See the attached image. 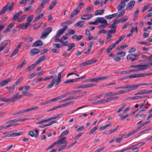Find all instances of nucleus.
<instances>
[{"mask_svg": "<svg viewBox=\"0 0 152 152\" xmlns=\"http://www.w3.org/2000/svg\"><path fill=\"white\" fill-rule=\"evenodd\" d=\"M63 72V71H62L58 73V75L57 79H53L52 80L50 83L47 86L46 88H52V87H53V86L55 84L56 82V83L55 85V86H56L60 83L61 82V75Z\"/></svg>", "mask_w": 152, "mask_h": 152, "instance_id": "nucleus-1", "label": "nucleus"}, {"mask_svg": "<svg viewBox=\"0 0 152 152\" xmlns=\"http://www.w3.org/2000/svg\"><path fill=\"white\" fill-rule=\"evenodd\" d=\"M97 60L95 58H93L90 60L86 61L80 65V66L83 67L84 66L92 64L95 62L97 61Z\"/></svg>", "mask_w": 152, "mask_h": 152, "instance_id": "nucleus-2", "label": "nucleus"}, {"mask_svg": "<svg viewBox=\"0 0 152 152\" xmlns=\"http://www.w3.org/2000/svg\"><path fill=\"white\" fill-rule=\"evenodd\" d=\"M139 56L137 54H130L127 56L126 58L128 60L131 59V61L133 62L138 58Z\"/></svg>", "mask_w": 152, "mask_h": 152, "instance_id": "nucleus-3", "label": "nucleus"}, {"mask_svg": "<svg viewBox=\"0 0 152 152\" xmlns=\"http://www.w3.org/2000/svg\"><path fill=\"white\" fill-rule=\"evenodd\" d=\"M19 94V93L14 94L11 98L7 99L8 102L11 103V102H14L19 99V98L18 96Z\"/></svg>", "mask_w": 152, "mask_h": 152, "instance_id": "nucleus-4", "label": "nucleus"}, {"mask_svg": "<svg viewBox=\"0 0 152 152\" xmlns=\"http://www.w3.org/2000/svg\"><path fill=\"white\" fill-rule=\"evenodd\" d=\"M59 116H60V115H57V116H53L52 117L50 118H48L47 119H44V120H41V121H39L37 122L36 123V124H41L43 123L48 122L52 119H55L58 117L59 118Z\"/></svg>", "mask_w": 152, "mask_h": 152, "instance_id": "nucleus-5", "label": "nucleus"}, {"mask_svg": "<svg viewBox=\"0 0 152 152\" xmlns=\"http://www.w3.org/2000/svg\"><path fill=\"white\" fill-rule=\"evenodd\" d=\"M133 90H134L133 88L128 89L125 90H122L117 92L114 93V95H117L120 94H122L126 93L129 92Z\"/></svg>", "mask_w": 152, "mask_h": 152, "instance_id": "nucleus-6", "label": "nucleus"}, {"mask_svg": "<svg viewBox=\"0 0 152 152\" xmlns=\"http://www.w3.org/2000/svg\"><path fill=\"white\" fill-rule=\"evenodd\" d=\"M52 28L50 27L44 29L42 32L41 38L46 36L52 31Z\"/></svg>", "mask_w": 152, "mask_h": 152, "instance_id": "nucleus-7", "label": "nucleus"}, {"mask_svg": "<svg viewBox=\"0 0 152 152\" xmlns=\"http://www.w3.org/2000/svg\"><path fill=\"white\" fill-rule=\"evenodd\" d=\"M108 78V77H98L89 79L87 80L88 82L95 81L97 82L100 80L106 79Z\"/></svg>", "mask_w": 152, "mask_h": 152, "instance_id": "nucleus-8", "label": "nucleus"}, {"mask_svg": "<svg viewBox=\"0 0 152 152\" xmlns=\"http://www.w3.org/2000/svg\"><path fill=\"white\" fill-rule=\"evenodd\" d=\"M135 1L134 0H131L127 4L126 10H131L134 7L135 4Z\"/></svg>", "mask_w": 152, "mask_h": 152, "instance_id": "nucleus-9", "label": "nucleus"}, {"mask_svg": "<svg viewBox=\"0 0 152 152\" xmlns=\"http://www.w3.org/2000/svg\"><path fill=\"white\" fill-rule=\"evenodd\" d=\"M39 131L37 129H35L34 131H30L28 132V134L32 137L34 136L35 138L37 137L38 136Z\"/></svg>", "mask_w": 152, "mask_h": 152, "instance_id": "nucleus-10", "label": "nucleus"}, {"mask_svg": "<svg viewBox=\"0 0 152 152\" xmlns=\"http://www.w3.org/2000/svg\"><path fill=\"white\" fill-rule=\"evenodd\" d=\"M96 21H97V25L99 23L107 24V21L105 20L104 18L98 17L96 19Z\"/></svg>", "mask_w": 152, "mask_h": 152, "instance_id": "nucleus-11", "label": "nucleus"}, {"mask_svg": "<svg viewBox=\"0 0 152 152\" xmlns=\"http://www.w3.org/2000/svg\"><path fill=\"white\" fill-rule=\"evenodd\" d=\"M72 95V93L69 92H67L64 93L62 95L59 96L57 97H56V101H57L59 100L62 99L63 98L66 97V96Z\"/></svg>", "mask_w": 152, "mask_h": 152, "instance_id": "nucleus-12", "label": "nucleus"}, {"mask_svg": "<svg viewBox=\"0 0 152 152\" xmlns=\"http://www.w3.org/2000/svg\"><path fill=\"white\" fill-rule=\"evenodd\" d=\"M72 95V93L69 92H67L64 93L62 95L59 96L57 97H56V101H57L59 100L62 99L63 98L66 97V96Z\"/></svg>", "mask_w": 152, "mask_h": 152, "instance_id": "nucleus-13", "label": "nucleus"}, {"mask_svg": "<svg viewBox=\"0 0 152 152\" xmlns=\"http://www.w3.org/2000/svg\"><path fill=\"white\" fill-rule=\"evenodd\" d=\"M10 40H7L4 41L1 43V46L0 47V49L2 51L4 49L8 44L10 42Z\"/></svg>", "mask_w": 152, "mask_h": 152, "instance_id": "nucleus-14", "label": "nucleus"}, {"mask_svg": "<svg viewBox=\"0 0 152 152\" xmlns=\"http://www.w3.org/2000/svg\"><path fill=\"white\" fill-rule=\"evenodd\" d=\"M47 56H46L43 55L40 56L38 58V60L36 62V64H38L42 62V61L45 60L47 59Z\"/></svg>", "mask_w": 152, "mask_h": 152, "instance_id": "nucleus-15", "label": "nucleus"}, {"mask_svg": "<svg viewBox=\"0 0 152 152\" xmlns=\"http://www.w3.org/2000/svg\"><path fill=\"white\" fill-rule=\"evenodd\" d=\"M152 93V90H143L137 92L135 94L136 95L147 94Z\"/></svg>", "mask_w": 152, "mask_h": 152, "instance_id": "nucleus-16", "label": "nucleus"}, {"mask_svg": "<svg viewBox=\"0 0 152 152\" xmlns=\"http://www.w3.org/2000/svg\"><path fill=\"white\" fill-rule=\"evenodd\" d=\"M93 15L91 14H86L82 16L81 19L84 20H88L92 18Z\"/></svg>", "mask_w": 152, "mask_h": 152, "instance_id": "nucleus-17", "label": "nucleus"}, {"mask_svg": "<svg viewBox=\"0 0 152 152\" xmlns=\"http://www.w3.org/2000/svg\"><path fill=\"white\" fill-rule=\"evenodd\" d=\"M14 22H12L6 28L4 31L3 33H4L10 31L11 30L12 28L14 26Z\"/></svg>", "mask_w": 152, "mask_h": 152, "instance_id": "nucleus-18", "label": "nucleus"}, {"mask_svg": "<svg viewBox=\"0 0 152 152\" xmlns=\"http://www.w3.org/2000/svg\"><path fill=\"white\" fill-rule=\"evenodd\" d=\"M67 28V26H65L62 29L58 30L57 34L56 35L57 36V37H59L64 32Z\"/></svg>", "mask_w": 152, "mask_h": 152, "instance_id": "nucleus-19", "label": "nucleus"}, {"mask_svg": "<svg viewBox=\"0 0 152 152\" xmlns=\"http://www.w3.org/2000/svg\"><path fill=\"white\" fill-rule=\"evenodd\" d=\"M22 132H15L12 133L10 134H8L7 135H6V137H16L17 136L20 135H21L23 134Z\"/></svg>", "mask_w": 152, "mask_h": 152, "instance_id": "nucleus-20", "label": "nucleus"}, {"mask_svg": "<svg viewBox=\"0 0 152 152\" xmlns=\"http://www.w3.org/2000/svg\"><path fill=\"white\" fill-rule=\"evenodd\" d=\"M12 80L11 78H9L6 80H4L0 82V86H4L6 85L9 82H10Z\"/></svg>", "mask_w": 152, "mask_h": 152, "instance_id": "nucleus-21", "label": "nucleus"}, {"mask_svg": "<svg viewBox=\"0 0 152 152\" xmlns=\"http://www.w3.org/2000/svg\"><path fill=\"white\" fill-rule=\"evenodd\" d=\"M133 85V87L134 90H136L137 88H138L139 87L142 86H146V85H148L150 86L151 85L150 83H142V84H137L136 85Z\"/></svg>", "mask_w": 152, "mask_h": 152, "instance_id": "nucleus-22", "label": "nucleus"}, {"mask_svg": "<svg viewBox=\"0 0 152 152\" xmlns=\"http://www.w3.org/2000/svg\"><path fill=\"white\" fill-rule=\"evenodd\" d=\"M133 88V85H128L126 86H121L116 87L115 88V89H124L126 88V89H131Z\"/></svg>", "mask_w": 152, "mask_h": 152, "instance_id": "nucleus-23", "label": "nucleus"}, {"mask_svg": "<svg viewBox=\"0 0 152 152\" xmlns=\"http://www.w3.org/2000/svg\"><path fill=\"white\" fill-rule=\"evenodd\" d=\"M79 12V11L77 10H74L71 13L69 18L70 19H72L73 17L75 16Z\"/></svg>", "mask_w": 152, "mask_h": 152, "instance_id": "nucleus-24", "label": "nucleus"}, {"mask_svg": "<svg viewBox=\"0 0 152 152\" xmlns=\"http://www.w3.org/2000/svg\"><path fill=\"white\" fill-rule=\"evenodd\" d=\"M66 137H64L61 139L59 140L58 141L56 142L57 143V144L59 143H61L62 144H65L66 143V145L67 144V142H66Z\"/></svg>", "mask_w": 152, "mask_h": 152, "instance_id": "nucleus-25", "label": "nucleus"}, {"mask_svg": "<svg viewBox=\"0 0 152 152\" xmlns=\"http://www.w3.org/2000/svg\"><path fill=\"white\" fill-rule=\"evenodd\" d=\"M43 44L42 42L40 40H37L34 42L32 45L33 47H35L42 45Z\"/></svg>", "mask_w": 152, "mask_h": 152, "instance_id": "nucleus-26", "label": "nucleus"}, {"mask_svg": "<svg viewBox=\"0 0 152 152\" xmlns=\"http://www.w3.org/2000/svg\"><path fill=\"white\" fill-rule=\"evenodd\" d=\"M23 13V12L22 11H19L18 12L16 13L13 17L12 20H16L18 17H19Z\"/></svg>", "mask_w": 152, "mask_h": 152, "instance_id": "nucleus-27", "label": "nucleus"}, {"mask_svg": "<svg viewBox=\"0 0 152 152\" xmlns=\"http://www.w3.org/2000/svg\"><path fill=\"white\" fill-rule=\"evenodd\" d=\"M23 13V12L22 11H19L18 12L16 13L13 17L12 20H16L18 17H19Z\"/></svg>", "mask_w": 152, "mask_h": 152, "instance_id": "nucleus-28", "label": "nucleus"}, {"mask_svg": "<svg viewBox=\"0 0 152 152\" xmlns=\"http://www.w3.org/2000/svg\"><path fill=\"white\" fill-rule=\"evenodd\" d=\"M23 13V12L22 11H19L18 12L16 13L13 17L12 20H16L18 17H19Z\"/></svg>", "mask_w": 152, "mask_h": 152, "instance_id": "nucleus-29", "label": "nucleus"}, {"mask_svg": "<svg viewBox=\"0 0 152 152\" xmlns=\"http://www.w3.org/2000/svg\"><path fill=\"white\" fill-rule=\"evenodd\" d=\"M40 52V50L37 48H34L31 49L30 51V53L31 54V55L33 56L36 54Z\"/></svg>", "mask_w": 152, "mask_h": 152, "instance_id": "nucleus-30", "label": "nucleus"}, {"mask_svg": "<svg viewBox=\"0 0 152 152\" xmlns=\"http://www.w3.org/2000/svg\"><path fill=\"white\" fill-rule=\"evenodd\" d=\"M28 26L29 25L26 23V24L24 23L20 24L18 26V27L23 29H25L28 28Z\"/></svg>", "mask_w": 152, "mask_h": 152, "instance_id": "nucleus-31", "label": "nucleus"}, {"mask_svg": "<svg viewBox=\"0 0 152 152\" xmlns=\"http://www.w3.org/2000/svg\"><path fill=\"white\" fill-rule=\"evenodd\" d=\"M84 21H80L75 24V26L78 27L79 28H80L82 27L84 23Z\"/></svg>", "mask_w": 152, "mask_h": 152, "instance_id": "nucleus-32", "label": "nucleus"}, {"mask_svg": "<svg viewBox=\"0 0 152 152\" xmlns=\"http://www.w3.org/2000/svg\"><path fill=\"white\" fill-rule=\"evenodd\" d=\"M57 122L56 121H52L51 122L49 123L48 124H46V125H44V124H41L40 125H39L38 127L41 128H45V127L47 126H49L53 124L56 123Z\"/></svg>", "mask_w": 152, "mask_h": 152, "instance_id": "nucleus-33", "label": "nucleus"}, {"mask_svg": "<svg viewBox=\"0 0 152 152\" xmlns=\"http://www.w3.org/2000/svg\"><path fill=\"white\" fill-rule=\"evenodd\" d=\"M23 39L25 41L29 42H31L33 40V38L29 37H23Z\"/></svg>", "mask_w": 152, "mask_h": 152, "instance_id": "nucleus-34", "label": "nucleus"}, {"mask_svg": "<svg viewBox=\"0 0 152 152\" xmlns=\"http://www.w3.org/2000/svg\"><path fill=\"white\" fill-rule=\"evenodd\" d=\"M151 73H141L140 74H136V77H145L147 76H149L151 75Z\"/></svg>", "mask_w": 152, "mask_h": 152, "instance_id": "nucleus-35", "label": "nucleus"}, {"mask_svg": "<svg viewBox=\"0 0 152 152\" xmlns=\"http://www.w3.org/2000/svg\"><path fill=\"white\" fill-rule=\"evenodd\" d=\"M34 18L33 15H31L29 16L27 18V23L29 25V23L32 21Z\"/></svg>", "mask_w": 152, "mask_h": 152, "instance_id": "nucleus-36", "label": "nucleus"}, {"mask_svg": "<svg viewBox=\"0 0 152 152\" xmlns=\"http://www.w3.org/2000/svg\"><path fill=\"white\" fill-rule=\"evenodd\" d=\"M130 67L135 68V69L142 68L141 69H144V66L143 65L138 64L137 65H131Z\"/></svg>", "mask_w": 152, "mask_h": 152, "instance_id": "nucleus-37", "label": "nucleus"}, {"mask_svg": "<svg viewBox=\"0 0 152 152\" xmlns=\"http://www.w3.org/2000/svg\"><path fill=\"white\" fill-rule=\"evenodd\" d=\"M96 84L95 83H91L89 84L83 85V88H90L95 86Z\"/></svg>", "mask_w": 152, "mask_h": 152, "instance_id": "nucleus-38", "label": "nucleus"}, {"mask_svg": "<svg viewBox=\"0 0 152 152\" xmlns=\"http://www.w3.org/2000/svg\"><path fill=\"white\" fill-rule=\"evenodd\" d=\"M144 70L146 69L151 67L152 68V63L149 62L144 64Z\"/></svg>", "mask_w": 152, "mask_h": 152, "instance_id": "nucleus-39", "label": "nucleus"}, {"mask_svg": "<svg viewBox=\"0 0 152 152\" xmlns=\"http://www.w3.org/2000/svg\"><path fill=\"white\" fill-rule=\"evenodd\" d=\"M104 12V9L97 10L95 13V15H102Z\"/></svg>", "mask_w": 152, "mask_h": 152, "instance_id": "nucleus-40", "label": "nucleus"}, {"mask_svg": "<svg viewBox=\"0 0 152 152\" xmlns=\"http://www.w3.org/2000/svg\"><path fill=\"white\" fill-rule=\"evenodd\" d=\"M26 17V15H23L19 18L17 19V21L18 22H20L23 21Z\"/></svg>", "mask_w": 152, "mask_h": 152, "instance_id": "nucleus-41", "label": "nucleus"}, {"mask_svg": "<svg viewBox=\"0 0 152 152\" xmlns=\"http://www.w3.org/2000/svg\"><path fill=\"white\" fill-rule=\"evenodd\" d=\"M57 2L56 0L52 2L49 7L48 9L50 10H52L56 4Z\"/></svg>", "mask_w": 152, "mask_h": 152, "instance_id": "nucleus-42", "label": "nucleus"}, {"mask_svg": "<svg viewBox=\"0 0 152 152\" xmlns=\"http://www.w3.org/2000/svg\"><path fill=\"white\" fill-rule=\"evenodd\" d=\"M36 66V64H33L30 66L28 67L26 69V70L27 71L29 72L31 71L34 69Z\"/></svg>", "mask_w": 152, "mask_h": 152, "instance_id": "nucleus-43", "label": "nucleus"}, {"mask_svg": "<svg viewBox=\"0 0 152 152\" xmlns=\"http://www.w3.org/2000/svg\"><path fill=\"white\" fill-rule=\"evenodd\" d=\"M98 104H105L108 102L107 98L106 99H103L97 101Z\"/></svg>", "mask_w": 152, "mask_h": 152, "instance_id": "nucleus-44", "label": "nucleus"}, {"mask_svg": "<svg viewBox=\"0 0 152 152\" xmlns=\"http://www.w3.org/2000/svg\"><path fill=\"white\" fill-rule=\"evenodd\" d=\"M98 104H105L108 102L107 98L106 99H103L97 101Z\"/></svg>", "mask_w": 152, "mask_h": 152, "instance_id": "nucleus-45", "label": "nucleus"}, {"mask_svg": "<svg viewBox=\"0 0 152 152\" xmlns=\"http://www.w3.org/2000/svg\"><path fill=\"white\" fill-rule=\"evenodd\" d=\"M117 15V13H115L109 15H106L105 16V18L106 19H111L115 17Z\"/></svg>", "mask_w": 152, "mask_h": 152, "instance_id": "nucleus-46", "label": "nucleus"}, {"mask_svg": "<svg viewBox=\"0 0 152 152\" xmlns=\"http://www.w3.org/2000/svg\"><path fill=\"white\" fill-rule=\"evenodd\" d=\"M7 7V5H6L3 7L1 12H0V15H1L3 14L6 11H7L8 9Z\"/></svg>", "mask_w": 152, "mask_h": 152, "instance_id": "nucleus-47", "label": "nucleus"}, {"mask_svg": "<svg viewBox=\"0 0 152 152\" xmlns=\"http://www.w3.org/2000/svg\"><path fill=\"white\" fill-rule=\"evenodd\" d=\"M139 12V10L138 8H137L133 15V16L134 17V18L133 19L134 20L135 18H137L138 17Z\"/></svg>", "mask_w": 152, "mask_h": 152, "instance_id": "nucleus-48", "label": "nucleus"}, {"mask_svg": "<svg viewBox=\"0 0 152 152\" xmlns=\"http://www.w3.org/2000/svg\"><path fill=\"white\" fill-rule=\"evenodd\" d=\"M114 94L113 92L111 91L106 93L105 94H102L103 96L106 97L109 96H114Z\"/></svg>", "mask_w": 152, "mask_h": 152, "instance_id": "nucleus-49", "label": "nucleus"}, {"mask_svg": "<svg viewBox=\"0 0 152 152\" xmlns=\"http://www.w3.org/2000/svg\"><path fill=\"white\" fill-rule=\"evenodd\" d=\"M38 108V106H36L34 107H32L30 108H28V109L26 110V113L28 112H29L30 111H33L34 110H36Z\"/></svg>", "mask_w": 152, "mask_h": 152, "instance_id": "nucleus-50", "label": "nucleus"}, {"mask_svg": "<svg viewBox=\"0 0 152 152\" xmlns=\"http://www.w3.org/2000/svg\"><path fill=\"white\" fill-rule=\"evenodd\" d=\"M44 15L43 13H41L37 16L34 19V20L37 21H38L39 19L42 18Z\"/></svg>", "mask_w": 152, "mask_h": 152, "instance_id": "nucleus-51", "label": "nucleus"}, {"mask_svg": "<svg viewBox=\"0 0 152 152\" xmlns=\"http://www.w3.org/2000/svg\"><path fill=\"white\" fill-rule=\"evenodd\" d=\"M28 118V116H25L23 117L17 118L18 121H23L26 120Z\"/></svg>", "mask_w": 152, "mask_h": 152, "instance_id": "nucleus-52", "label": "nucleus"}, {"mask_svg": "<svg viewBox=\"0 0 152 152\" xmlns=\"http://www.w3.org/2000/svg\"><path fill=\"white\" fill-rule=\"evenodd\" d=\"M142 68H137V69H132L131 70H129L130 71V73H131L132 72H137L139 71H141L142 70H144L143 69H141Z\"/></svg>", "mask_w": 152, "mask_h": 152, "instance_id": "nucleus-53", "label": "nucleus"}, {"mask_svg": "<svg viewBox=\"0 0 152 152\" xmlns=\"http://www.w3.org/2000/svg\"><path fill=\"white\" fill-rule=\"evenodd\" d=\"M128 46V45L126 44H124V45H121L118 47L117 48V50H122L124 48L127 47Z\"/></svg>", "mask_w": 152, "mask_h": 152, "instance_id": "nucleus-54", "label": "nucleus"}, {"mask_svg": "<svg viewBox=\"0 0 152 152\" xmlns=\"http://www.w3.org/2000/svg\"><path fill=\"white\" fill-rule=\"evenodd\" d=\"M74 102V101H72L69 102H66L64 104H63L62 105H61V106H62V107H65L66 106H67L69 105L70 104H73Z\"/></svg>", "mask_w": 152, "mask_h": 152, "instance_id": "nucleus-55", "label": "nucleus"}, {"mask_svg": "<svg viewBox=\"0 0 152 152\" xmlns=\"http://www.w3.org/2000/svg\"><path fill=\"white\" fill-rule=\"evenodd\" d=\"M132 23L129 24V22H128L126 23L122 27V29H124L126 28L129 26H132Z\"/></svg>", "mask_w": 152, "mask_h": 152, "instance_id": "nucleus-56", "label": "nucleus"}, {"mask_svg": "<svg viewBox=\"0 0 152 152\" xmlns=\"http://www.w3.org/2000/svg\"><path fill=\"white\" fill-rule=\"evenodd\" d=\"M118 127V126H117L116 128L110 130L108 133V134L110 135L112 133L115 132L117 130Z\"/></svg>", "mask_w": 152, "mask_h": 152, "instance_id": "nucleus-57", "label": "nucleus"}, {"mask_svg": "<svg viewBox=\"0 0 152 152\" xmlns=\"http://www.w3.org/2000/svg\"><path fill=\"white\" fill-rule=\"evenodd\" d=\"M69 133V131H68L67 130H65L64 131H63V132L62 133L61 135L59 137V138H60L66 135L67 134H68Z\"/></svg>", "mask_w": 152, "mask_h": 152, "instance_id": "nucleus-58", "label": "nucleus"}, {"mask_svg": "<svg viewBox=\"0 0 152 152\" xmlns=\"http://www.w3.org/2000/svg\"><path fill=\"white\" fill-rule=\"evenodd\" d=\"M106 37V40L105 41V43L106 44H107L111 40L112 36H111L110 35H107V34Z\"/></svg>", "mask_w": 152, "mask_h": 152, "instance_id": "nucleus-59", "label": "nucleus"}, {"mask_svg": "<svg viewBox=\"0 0 152 152\" xmlns=\"http://www.w3.org/2000/svg\"><path fill=\"white\" fill-rule=\"evenodd\" d=\"M26 113V110H22L21 111H20L18 112L15 113L13 114L12 115H18L22 113Z\"/></svg>", "mask_w": 152, "mask_h": 152, "instance_id": "nucleus-60", "label": "nucleus"}, {"mask_svg": "<svg viewBox=\"0 0 152 152\" xmlns=\"http://www.w3.org/2000/svg\"><path fill=\"white\" fill-rule=\"evenodd\" d=\"M115 31H116L115 29H112L109 30L108 31L107 34V35H110L111 36H112V35L111 34L112 33H115Z\"/></svg>", "mask_w": 152, "mask_h": 152, "instance_id": "nucleus-61", "label": "nucleus"}, {"mask_svg": "<svg viewBox=\"0 0 152 152\" xmlns=\"http://www.w3.org/2000/svg\"><path fill=\"white\" fill-rule=\"evenodd\" d=\"M22 79V77H20L18 78L17 80L15 82L14 84H13L14 85L15 87L20 83Z\"/></svg>", "mask_w": 152, "mask_h": 152, "instance_id": "nucleus-62", "label": "nucleus"}, {"mask_svg": "<svg viewBox=\"0 0 152 152\" xmlns=\"http://www.w3.org/2000/svg\"><path fill=\"white\" fill-rule=\"evenodd\" d=\"M67 145H66V143L65 144H64L63 145L61 146L58 149V151H61L66 148Z\"/></svg>", "mask_w": 152, "mask_h": 152, "instance_id": "nucleus-63", "label": "nucleus"}, {"mask_svg": "<svg viewBox=\"0 0 152 152\" xmlns=\"http://www.w3.org/2000/svg\"><path fill=\"white\" fill-rule=\"evenodd\" d=\"M43 7H44L40 5L39 7L36 10V13L38 14L40 12Z\"/></svg>", "mask_w": 152, "mask_h": 152, "instance_id": "nucleus-64", "label": "nucleus"}]
</instances>
